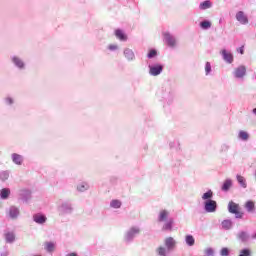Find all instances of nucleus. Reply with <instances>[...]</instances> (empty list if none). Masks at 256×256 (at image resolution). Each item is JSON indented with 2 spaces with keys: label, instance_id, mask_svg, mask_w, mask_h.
Returning a JSON list of instances; mask_svg holds the SVG:
<instances>
[{
  "label": "nucleus",
  "instance_id": "obj_9",
  "mask_svg": "<svg viewBox=\"0 0 256 256\" xmlns=\"http://www.w3.org/2000/svg\"><path fill=\"white\" fill-rule=\"evenodd\" d=\"M164 40L168 47H176L177 45V39L169 32L164 33Z\"/></svg>",
  "mask_w": 256,
  "mask_h": 256
},
{
  "label": "nucleus",
  "instance_id": "obj_23",
  "mask_svg": "<svg viewBox=\"0 0 256 256\" xmlns=\"http://www.w3.org/2000/svg\"><path fill=\"white\" fill-rule=\"evenodd\" d=\"M213 7V2L211 0H206L199 4L200 11H207V9H211Z\"/></svg>",
  "mask_w": 256,
  "mask_h": 256
},
{
  "label": "nucleus",
  "instance_id": "obj_6",
  "mask_svg": "<svg viewBox=\"0 0 256 256\" xmlns=\"http://www.w3.org/2000/svg\"><path fill=\"white\" fill-rule=\"evenodd\" d=\"M163 64H149V75L157 77L163 73Z\"/></svg>",
  "mask_w": 256,
  "mask_h": 256
},
{
  "label": "nucleus",
  "instance_id": "obj_40",
  "mask_svg": "<svg viewBox=\"0 0 256 256\" xmlns=\"http://www.w3.org/2000/svg\"><path fill=\"white\" fill-rule=\"evenodd\" d=\"M230 148H231V147L229 146V144H222V145H221V148H220V151H221L222 153H227V151H229Z\"/></svg>",
  "mask_w": 256,
  "mask_h": 256
},
{
  "label": "nucleus",
  "instance_id": "obj_47",
  "mask_svg": "<svg viewBox=\"0 0 256 256\" xmlns=\"http://www.w3.org/2000/svg\"><path fill=\"white\" fill-rule=\"evenodd\" d=\"M1 256H9V251H4L0 253Z\"/></svg>",
  "mask_w": 256,
  "mask_h": 256
},
{
  "label": "nucleus",
  "instance_id": "obj_46",
  "mask_svg": "<svg viewBox=\"0 0 256 256\" xmlns=\"http://www.w3.org/2000/svg\"><path fill=\"white\" fill-rule=\"evenodd\" d=\"M66 256H79V254L77 252H70Z\"/></svg>",
  "mask_w": 256,
  "mask_h": 256
},
{
  "label": "nucleus",
  "instance_id": "obj_12",
  "mask_svg": "<svg viewBox=\"0 0 256 256\" xmlns=\"http://www.w3.org/2000/svg\"><path fill=\"white\" fill-rule=\"evenodd\" d=\"M33 221L37 223V225H45V223H47V216L43 213H36L33 215Z\"/></svg>",
  "mask_w": 256,
  "mask_h": 256
},
{
  "label": "nucleus",
  "instance_id": "obj_35",
  "mask_svg": "<svg viewBox=\"0 0 256 256\" xmlns=\"http://www.w3.org/2000/svg\"><path fill=\"white\" fill-rule=\"evenodd\" d=\"M220 255L221 256H230L231 255V249H229L228 247H222L220 249Z\"/></svg>",
  "mask_w": 256,
  "mask_h": 256
},
{
  "label": "nucleus",
  "instance_id": "obj_25",
  "mask_svg": "<svg viewBox=\"0 0 256 256\" xmlns=\"http://www.w3.org/2000/svg\"><path fill=\"white\" fill-rule=\"evenodd\" d=\"M245 209L248 213H254L255 212V202L253 200H248L245 203Z\"/></svg>",
  "mask_w": 256,
  "mask_h": 256
},
{
  "label": "nucleus",
  "instance_id": "obj_44",
  "mask_svg": "<svg viewBox=\"0 0 256 256\" xmlns=\"http://www.w3.org/2000/svg\"><path fill=\"white\" fill-rule=\"evenodd\" d=\"M108 49H109V51H117L119 49V47L115 44H110L108 46Z\"/></svg>",
  "mask_w": 256,
  "mask_h": 256
},
{
  "label": "nucleus",
  "instance_id": "obj_5",
  "mask_svg": "<svg viewBox=\"0 0 256 256\" xmlns=\"http://www.w3.org/2000/svg\"><path fill=\"white\" fill-rule=\"evenodd\" d=\"M33 192L29 188H21L18 190V201L22 203H29V200L32 199Z\"/></svg>",
  "mask_w": 256,
  "mask_h": 256
},
{
  "label": "nucleus",
  "instance_id": "obj_31",
  "mask_svg": "<svg viewBox=\"0 0 256 256\" xmlns=\"http://www.w3.org/2000/svg\"><path fill=\"white\" fill-rule=\"evenodd\" d=\"M115 36L117 39H120V41H126L127 40V35L124 34L123 30L117 29L115 31Z\"/></svg>",
  "mask_w": 256,
  "mask_h": 256
},
{
  "label": "nucleus",
  "instance_id": "obj_27",
  "mask_svg": "<svg viewBox=\"0 0 256 256\" xmlns=\"http://www.w3.org/2000/svg\"><path fill=\"white\" fill-rule=\"evenodd\" d=\"M185 243L188 247H193L195 245V237L191 234L185 236Z\"/></svg>",
  "mask_w": 256,
  "mask_h": 256
},
{
  "label": "nucleus",
  "instance_id": "obj_8",
  "mask_svg": "<svg viewBox=\"0 0 256 256\" xmlns=\"http://www.w3.org/2000/svg\"><path fill=\"white\" fill-rule=\"evenodd\" d=\"M219 205H217V201L210 200L204 201V211L205 213H216Z\"/></svg>",
  "mask_w": 256,
  "mask_h": 256
},
{
  "label": "nucleus",
  "instance_id": "obj_26",
  "mask_svg": "<svg viewBox=\"0 0 256 256\" xmlns=\"http://www.w3.org/2000/svg\"><path fill=\"white\" fill-rule=\"evenodd\" d=\"M44 249L45 251H47V253H53V251H55V242L53 241L45 242Z\"/></svg>",
  "mask_w": 256,
  "mask_h": 256
},
{
  "label": "nucleus",
  "instance_id": "obj_15",
  "mask_svg": "<svg viewBox=\"0 0 256 256\" xmlns=\"http://www.w3.org/2000/svg\"><path fill=\"white\" fill-rule=\"evenodd\" d=\"M169 149L172 153H179V151H181V142H179V140L170 141Z\"/></svg>",
  "mask_w": 256,
  "mask_h": 256
},
{
  "label": "nucleus",
  "instance_id": "obj_14",
  "mask_svg": "<svg viewBox=\"0 0 256 256\" xmlns=\"http://www.w3.org/2000/svg\"><path fill=\"white\" fill-rule=\"evenodd\" d=\"M236 21H239L241 25H247V23H249V18L245 15V12L238 11L236 13Z\"/></svg>",
  "mask_w": 256,
  "mask_h": 256
},
{
  "label": "nucleus",
  "instance_id": "obj_17",
  "mask_svg": "<svg viewBox=\"0 0 256 256\" xmlns=\"http://www.w3.org/2000/svg\"><path fill=\"white\" fill-rule=\"evenodd\" d=\"M20 210L17 208V206H10L7 215L10 219H17L19 217Z\"/></svg>",
  "mask_w": 256,
  "mask_h": 256
},
{
  "label": "nucleus",
  "instance_id": "obj_4",
  "mask_svg": "<svg viewBox=\"0 0 256 256\" xmlns=\"http://www.w3.org/2000/svg\"><path fill=\"white\" fill-rule=\"evenodd\" d=\"M74 211L73 203L71 200H65L58 206V212L60 215H71Z\"/></svg>",
  "mask_w": 256,
  "mask_h": 256
},
{
  "label": "nucleus",
  "instance_id": "obj_39",
  "mask_svg": "<svg viewBox=\"0 0 256 256\" xmlns=\"http://www.w3.org/2000/svg\"><path fill=\"white\" fill-rule=\"evenodd\" d=\"M158 255L160 256H167V249L163 246L158 248Z\"/></svg>",
  "mask_w": 256,
  "mask_h": 256
},
{
  "label": "nucleus",
  "instance_id": "obj_28",
  "mask_svg": "<svg viewBox=\"0 0 256 256\" xmlns=\"http://www.w3.org/2000/svg\"><path fill=\"white\" fill-rule=\"evenodd\" d=\"M203 201H213V190L209 189L202 195Z\"/></svg>",
  "mask_w": 256,
  "mask_h": 256
},
{
  "label": "nucleus",
  "instance_id": "obj_45",
  "mask_svg": "<svg viewBox=\"0 0 256 256\" xmlns=\"http://www.w3.org/2000/svg\"><path fill=\"white\" fill-rule=\"evenodd\" d=\"M238 53H240V55H243V53H245V49L243 46H241L239 49H238Z\"/></svg>",
  "mask_w": 256,
  "mask_h": 256
},
{
  "label": "nucleus",
  "instance_id": "obj_42",
  "mask_svg": "<svg viewBox=\"0 0 256 256\" xmlns=\"http://www.w3.org/2000/svg\"><path fill=\"white\" fill-rule=\"evenodd\" d=\"M173 99H175V95L173 93H170L166 98L168 105H171V103H173Z\"/></svg>",
  "mask_w": 256,
  "mask_h": 256
},
{
  "label": "nucleus",
  "instance_id": "obj_7",
  "mask_svg": "<svg viewBox=\"0 0 256 256\" xmlns=\"http://www.w3.org/2000/svg\"><path fill=\"white\" fill-rule=\"evenodd\" d=\"M10 61L14 65V67H16V69H19L20 71L25 70V67H26L25 61L22 60L21 57L17 55H13L10 57Z\"/></svg>",
  "mask_w": 256,
  "mask_h": 256
},
{
  "label": "nucleus",
  "instance_id": "obj_24",
  "mask_svg": "<svg viewBox=\"0 0 256 256\" xmlns=\"http://www.w3.org/2000/svg\"><path fill=\"white\" fill-rule=\"evenodd\" d=\"M237 183L242 187V189H247V180L241 174L236 175Z\"/></svg>",
  "mask_w": 256,
  "mask_h": 256
},
{
  "label": "nucleus",
  "instance_id": "obj_1",
  "mask_svg": "<svg viewBox=\"0 0 256 256\" xmlns=\"http://www.w3.org/2000/svg\"><path fill=\"white\" fill-rule=\"evenodd\" d=\"M170 213L167 209H162L158 213L157 221L158 223H164L162 226V231H173V226L175 225V219L169 217Z\"/></svg>",
  "mask_w": 256,
  "mask_h": 256
},
{
  "label": "nucleus",
  "instance_id": "obj_22",
  "mask_svg": "<svg viewBox=\"0 0 256 256\" xmlns=\"http://www.w3.org/2000/svg\"><path fill=\"white\" fill-rule=\"evenodd\" d=\"M9 197H11V189L2 188L0 190V199H2L3 201H7V199H9Z\"/></svg>",
  "mask_w": 256,
  "mask_h": 256
},
{
  "label": "nucleus",
  "instance_id": "obj_43",
  "mask_svg": "<svg viewBox=\"0 0 256 256\" xmlns=\"http://www.w3.org/2000/svg\"><path fill=\"white\" fill-rule=\"evenodd\" d=\"M5 103H6L7 105H13V103H15V101H14L13 98H11V97H6V98H5Z\"/></svg>",
  "mask_w": 256,
  "mask_h": 256
},
{
  "label": "nucleus",
  "instance_id": "obj_41",
  "mask_svg": "<svg viewBox=\"0 0 256 256\" xmlns=\"http://www.w3.org/2000/svg\"><path fill=\"white\" fill-rule=\"evenodd\" d=\"M205 255L206 256H214L215 255V250L213 249V248H207L206 250H205Z\"/></svg>",
  "mask_w": 256,
  "mask_h": 256
},
{
  "label": "nucleus",
  "instance_id": "obj_20",
  "mask_svg": "<svg viewBox=\"0 0 256 256\" xmlns=\"http://www.w3.org/2000/svg\"><path fill=\"white\" fill-rule=\"evenodd\" d=\"M221 55H222V59L226 62V63H233L234 58H233V54H231V52H227V50L223 49L221 51Z\"/></svg>",
  "mask_w": 256,
  "mask_h": 256
},
{
  "label": "nucleus",
  "instance_id": "obj_38",
  "mask_svg": "<svg viewBox=\"0 0 256 256\" xmlns=\"http://www.w3.org/2000/svg\"><path fill=\"white\" fill-rule=\"evenodd\" d=\"M211 62H206L205 64V75H211Z\"/></svg>",
  "mask_w": 256,
  "mask_h": 256
},
{
  "label": "nucleus",
  "instance_id": "obj_30",
  "mask_svg": "<svg viewBox=\"0 0 256 256\" xmlns=\"http://www.w3.org/2000/svg\"><path fill=\"white\" fill-rule=\"evenodd\" d=\"M123 205V203L121 202V200L119 199H113L110 202V207L112 209H121V206Z\"/></svg>",
  "mask_w": 256,
  "mask_h": 256
},
{
  "label": "nucleus",
  "instance_id": "obj_49",
  "mask_svg": "<svg viewBox=\"0 0 256 256\" xmlns=\"http://www.w3.org/2000/svg\"><path fill=\"white\" fill-rule=\"evenodd\" d=\"M254 177H255V180H256V169H255V171H254Z\"/></svg>",
  "mask_w": 256,
  "mask_h": 256
},
{
  "label": "nucleus",
  "instance_id": "obj_37",
  "mask_svg": "<svg viewBox=\"0 0 256 256\" xmlns=\"http://www.w3.org/2000/svg\"><path fill=\"white\" fill-rule=\"evenodd\" d=\"M147 57L149 59H155V57H157V51L155 49H150L147 54Z\"/></svg>",
  "mask_w": 256,
  "mask_h": 256
},
{
  "label": "nucleus",
  "instance_id": "obj_21",
  "mask_svg": "<svg viewBox=\"0 0 256 256\" xmlns=\"http://www.w3.org/2000/svg\"><path fill=\"white\" fill-rule=\"evenodd\" d=\"M221 228L224 229V231H231L233 229V220L231 219H225L221 222Z\"/></svg>",
  "mask_w": 256,
  "mask_h": 256
},
{
  "label": "nucleus",
  "instance_id": "obj_19",
  "mask_svg": "<svg viewBox=\"0 0 256 256\" xmlns=\"http://www.w3.org/2000/svg\"><path fill=\"white\" fill-rule=\"evenodd\" d=\"M176 245H177V241H175L174 237H168L165 239V247L168 251H173Z\"/></svg>",
  "mask_w": 256,
  "mask_h": 256
},
{
  "label": "nucleus",
  "instance_id": "obj_16",
  "mask_svg": "<svg viewBox=\"0 0 256 256\" xmlns=\"http://www.w3.org/2000/svg\"><path fill=\"white\" fill-rule=\"evenodd\" d=\"M4 239H5L6 243H8L9 245H13V243H15V239H16L15 232L5 231Z\"/></svg>",
  "mask_w": 256,
  "mask_h": 256
},
{
  "label": "nucleus",
  "instance_id": "obj_18",
  "mask_svg": "<svg viewBox=\"0 0 256 256\" xmlns=\"http://www.w3.org/2000/svg\"><path fill=\"white\" fill-rule=\"evenodd\" d=\"M123 55L125 59L128 60L129 62L135 61L136 59L135 52L133 51V49H130V48H125L123 50Z\"/></svg>",
  "mask_w": 256,
  "mask_h": 256
},
{
  "label": "nucleus",
  "instance_id": "obj_32",
  "mask_svg": "<svg viewBox=\"0 0 256 256\" xmlns=\"http://www.w3.org/2000/svg\"><path fill=\"white\" fill-rule=\"evenodd\" d=\"M9 175H11V172L9 170L1 171L0 172V181L2 183H5L7 179H9Z\"/></svg>",
  "mask_w": 256,
  "mask_h": 256
},
{
  "label": "nucleus",
  "instance_id": "obj_29",
  "mask_svg": "<svg viewBox=\"0 0 256 256\" xmlns=\"http://www.w3.org/2000/svg\"><path fill=\"white\" fill-rule=\"evenodd\" d=\"M89 189V184L87 182H81L77 185V191L80 193H85Z\"/></svg>",
  "mask_w": 256,
  "mask_h": 256
},
{
  "label": "nucleus",
  "instance_id": "obj_2",
  "mask_svg": "<svg viewBox=\"0 0 256 256\" xmlns=\"http://www.w3.org/2000/svg\"><path fill=\"white\" fill-rule=\"evenodd\" d=\"M141 234V228L139 226H132L124 232L123 241L126 245H131Z\"/></svg>",
  "mask_w": 256,
  "mask_h": 256
},
{
  "label": "nucleus",
  "instance_id": "obj_3",
  "mask_svg": "<svg viewBox=\"0 0 256 256\" xmlns=\"http://www.w3.org/2000/svg\"><path fill=\"white\" fill-rule=\"evenodd\" d=\"M228 212L235 215V219H243L244 212H241V206L233 200L228 203Z\"/></svg>",
  "mask_w": 256,
  "mask_h": 256
},
{
  "label": "nucleus",
  "instance_id": "obj_34",
  "mask_svg": "<svg viewBox=\"0 0 256 256\" xmlns=\"http://www.w3.org/2000/svg\"><path fill=\"white\" fill-rule=\"evenodd\" d=\"M238 139H240V141H249V133L241 130L238 133Z\"/></svg>",
  "mask_w": 256,
  "mask_h": 256
},
{
  "label": "nucleus",
  "instance_id": "obj_33",
  "mask_svg": "<svg viewBox=\"0 0 256 256\" xmlns=\"http://www.w3.org/2000/svg\"><path fill=\"white\" fill-rule=\"evenodd\" d=\"M200 28L203 29V31H207L211 29V21L204 20L200 22Z\"/></svg>",
  "mask_w": 256,
  "mask_h": 256
},
{
  "label": "nucleus",
  "instance_id": "obj_10",
  "mask_svg": "<svg viewBox=\"0 0 256 256\" xmlns=\"http://www.w3.org/2000/svg\"><path fill=\"white\" fill-rule=\"evenodd\" d=\"M233 75L236 79H243V77L247 75V68L244 65L238 66L234 70Z\"/></svg>",
  "mask_w": 256,
  "mask_h": 256
},
{
  "label": "nucleus",
  "instance_id": "obj_48",
  "mask_svg": "<svg viewBox=\"0 0 256 256\" xmlns=\"http://www.w3.org/2000/svg\"><path fill=\"white\" fill-rule=\"evenodd\" d=\"M16 165H23V161H14Z\"/></svg>",
  "mask_w": 256,
  "mask_h": 256
},
{
  "label": "nucleus",
  "instance_id": "obj_13",
  "mask_svg": "<svg viewBox=\"0 0 256 256\" xmlns=\"http://www.w3.org/2000/svg\"><path fill=\"white\" fill-rule=\"evenodd\" d=\"M231 187H233V180L231 178H227L221 185V191H223V193H229V191H231Z\"/></svg>",
  "mask_w": 256,
  "mask_h": 256
},
{
  "label": "nucleus",
  "instance_id": "obj_11",
  "mask_svg": "<svg viewBox=\"0 0 256 256\" xmlns=\"http://www.w3.org/2000/svg\"><path fill=\"white\" fill-rule=\"evenodd\" d=\"M236 239L238 241H240V243H247L249 241V239H251V236L249 235V232L244 231V230H240L236 234Z\"/></svg>",
  "mask_w": 256,
  "mask_h": 256
},
{
  "label": "nucleus",
  "instance_id": "obj_36",
  "mask_svg": "<svg viewBox=\"0 0 256 256\" xmlns=\"http://www.w3.org/2000/svg\"><path fill=\"white\" fill-rule=\"evenodd\" d=\"M25 160V157L21 154L13 153L12 154V161H23Z\"/></svg>",
  "mask_w": 256,
  "mask_h": 256
}]
</instances>
